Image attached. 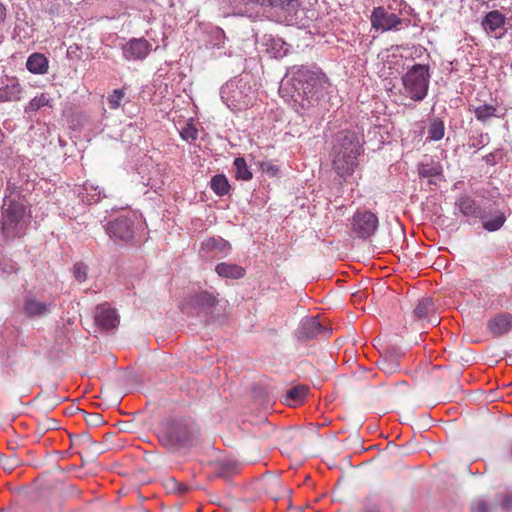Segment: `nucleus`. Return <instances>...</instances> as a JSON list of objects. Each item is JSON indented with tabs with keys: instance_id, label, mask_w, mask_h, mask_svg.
Returning a JSON list of instances; mask_svg holds the SVG:
<instances>
[{
	"instance_id": "obj_1",
	"label": "nucleus",
	"mask_w": 512,
	"mask_h": 512,
	"mask_svg": "<svg viewBox=\"0 0 512 512\" xmlns=\"http://www.w3.org/2000/svg\"><path fill=\"white\" fill-rule=\"evenodd\" d=\"M331 83L314 64L287 67L279 86L280 96L299 114L317 106L330 93Z\"/></svg>"
},
{
	"instance_id": "obj_2",
	"label": "nucleus",
	"mask_w": 512,
	"mask_h": 512,
	"mask_svg": "<svg viewBox=\"0 0 512 512\" xmlns=\"http://www.w3.org/2000/svg\"><path fill=\"white\" fill-rule=\"evenodd\" d=\"M201 430L191 417L170 416L157 427L159 443L172 454L185 453L200 442Z\"/></svg>"
},
{
	"instance_id": "obj_3",
	"label": "nucleus",
	"mask_w": 512,
	"mask_h": 512,
	"mask_svg": "<svg viewBox=\"0 0 512 512\" xmlns=\"http://www.w3.org/2000/svg\"><path fill=\"white\" fill-rule=\"evenodd\" d=\"M362 138L363 135L349 129L340 130L333 136L330 156L333 170L339 177L346 178L354 173L362 152Z\"/></svg>"
},
{
	"instance_id": "obj_4",
	"label": "nucleus",
	"mask_w": 512,
	"mask_h": 512,
	"mask_svg": "<svg viewBox=\"0 0 512 512\" xmlns=\"http://www.w3.org/2000/svg\"><path fill=\"white\" fill-rule=\"evenodd\" d=\"M147 224L141 214L128 211L120 214L104 225L109 238L118 246L136 247L142 243V234Z\"/></svg>"
},
{
	"instance_id": "obj_5",
	"label": "nucleus",
	"mask_w": 512,
	"mask_h": 512,
	"mask_svg": "<svg viewBox=\"0 0 512 512\" xmlns=\"http://www.w3.org/2000/svg\"><path fill=\"white\" fill-rule=\"evenodd\" d=\"M256 92L253 76L243 73L227 81L220 89V96L228 108L241 111L253 104Z\"/></svg>"
},
{
	"instance_id": "obj_6",
	"label": "nucleus",
	"mask_w": 512,
	"mask_h": 512,
	"mask_svg": "<svg viewBox=\"0 0 512 512\" xmlns=\"http://www.w3.org/2000/svg\"><path fill=\"white\" fill-rule=\"evenodd\" d=\"M431 79V69L428 64L415 63L407 67L401 81L404 95L415 102L423 101L427 95Z\"/></svg>"
},
{
	"instance_id": "obj_7",
	"label": "nucleus",
	"mask_w": 512,
	"mask_h": 512,
	"mask_svg": "<svg viewBox=\"0 0 512 512\" xmlns=\"http://www.w3.org/2000/svg\"><path fill=\"white\" fill-rule=\"evenodd\" d=\"M218 294L207 290H192L184 299L183 310L197 316H211L214 308L218 305Z\"/></svg>"
},
{
	"instance_id": "obj_8",
	"label": "nucleus",
	"mask_w": 512,
	"mask_h": 512,
	"mask_svg": "<svg viewBox=\"0 0 512 512\" xmlns=\"http://www.w3.org/2000/svg\"><path fill=\"white\" fill-rule=\"evenodd\" d=\"M25 206L23 203L10 200L7 208L3 211V220L1 229L7 239H15L21 236L22 220L25 215Z\"/></svg>"
},
{
	"instance_id": "obj_9",
	"label": "nucleus",
	"mask_w": 512,
	"mask_h": 512,
	"mask_svg": "<svg viewBox=\"0 0 512 512\" xmlns=\"http://www.w3.org/2000/svg\"><path fill=\"white\" fill-rule=\"evenodd\" d=\"M247 4H256L265 11H273L284 17L285 21L297 20V13L300 7L299 0H242Z\"/></svg>"
},
{
	"instance_id": "obj_10",
	"label": "nucleus",
	"mask_w": 512,
	"mask_h": 512,
	"mask_svg": "<svg viewBox=\"0 0 512 512\" xmlns=\"http://www.w3.org/2000/svg\"><path fill=\"white\" fill-rule=\"evenodd\" d=\"M378 217L369 210H357L351 222V228L356 237L368 239L373 236L378 228Z\"/></svg>"
},
{
	"instance_id": "obj_11",
	"label": "nucleus",
	"mask_w": 512,
	"mask_h": 512,
	"mask_svg": "<svg viewBox=\"0 0 512 512\" xmlns=\"http://www.w3.org/2000/svg\"><path fill=\"white\" fill-rule=\"evenodd\" d=\"M331 332L332 329L323 325L317 317L306 316L300 321L294 335L299 342H307L319 336H328Z\"/></svg>"
},
{
	"instance_id": "obj_12",
	"label": "nucleus",
	"mask_w": 512,
	"mask_h": 512,
	"mask_svg": "<svg viewBox=\"0 0 512 512\" xmlns=\"http://www.w3.org/2000/svg\"><path fill=\"white\" fill-rule=\"evenodd\" d=\"M371 26L376 31L386 32L398 29L403 22L410 24L409 19H402L395 13H389L383 6L374 7L370 16Z\"/></svg>"
},
{
	"instance_id": "obj_13",
	"label": "nucleus",
	"mask_w": 512,
	"mask_h": 512,
	"mask_svg": "<svg viewBox=\"0 0 512 512\" xmlns=\"http://www.w3.org/2000/svg\"><path fill=\"white\" fill-rule=\"evenodd\" d=\"M151 43L145 38H131L122 44L123 57L128 61L144 60L151 51Z\"/></svg>"
},
{
	"instance_id": "obj_14",
	"label": "nucleus",
	"mask_w": 512,
	"mask_h": 512,
	"mask_svg": "<svg viewBox=\"0 0 512 512\" xmlns=\"http://www.w3.org/2000/svg\"><path fill=\"white\" fill-rule=\"evenodd\" d=\"M479 220L485 231L496 232L504 226L507 217L504 211L494 207L493 205H488L483 207Z\"/></svg>"
},
{
	"instance_id": "obj_15",
	"label": "nucleus",
	"mask_w": 512,
	"mask_h": 512,
	"mask_svg": "<svg viewBox=\"0 0 512 512\" xmlns=\"http://www.w3.org/2000/svg\"><path fill=\"white\" fill-rule=\"evenodd\" d=\"M261 45L264 47V51L271 58L277 60L287 56L292 49V46L285 42L282 38L273 36L271 34L263 35L261 39Z\"/></svg>"
},
{
	"instance_id": "obj_16",
	"label": "nucleus",
	"mask_w": 512,
	"mask_h": 512,
	"mask_svg": "<svg viewBox=\"0 0 512 512\" xmlns=\"http://www.w3.org/2000/svg\"><path fill=\"white\" fill-rule=\"evenodd\" d=\"M51 305L37 301L33 292L29 291L23 299L22 312L28 318H40L50 313Z\"/></svg>"
},
{
	"instance_id": "obj_17",
	"label": "nucleus",
	"mask_w": 512,
	"mask_h": 512,
	"mask_svg": "<svg viewBox=\"0 0 512 512\" xmlns=\"http://www.w3.org/2000/svg\"><path fill=\"white\" fill-rule=\"evenodd\" d=\"M23 88L16 77L5 76L0 80V103L16 102L21 99Z\"/></svg>"
},
{
	"instance_id": "obj_18",
	"label": "nucleus",
	"mask_w": 512,
	"mask_h": 512,
	"mask_svg": "<svg viewBox=\"0 0 512 512\" xmlns=\"http://www.w3.org/2000/svg\"><path fill=\"white\" fill-rule=\"evenodd\" d=\"M488 330L495 336L501 337L512 330V314L501 312L487 322Z\"/></svg>"
},
{
	"instance_id": "obj_19",
	"label": "nucleus",
	"mask_w": 512,
	"mask_h": 512,
	"mask_svg": "<svg viewBox=\"0 0 512 512\" xmlns=\"http://www.w3.org/2000/svg\"><path fill=\"white\" fill-rule=\"evenodd\" d=\"M95 324L102 330H111L117 327L119 316L115 309L98 306L94 316Z\"/></svg>"
},
{
	"instance_id": "obj_20",
	"label": "nucleus",
	"mask_w": 512,
	"mask_h": 512,
	"mask_svg": "<svg viewBox=\"0 0 512 512\" xmlns=\"http://www.w3.org/2000/svg\"><path fill=\"white\" fill-rule=\"evenodd\" d=\"M226 35L219 26L209 25L203 31V43L206 49L224 48Z\"/></svg>"
},
{
	"instance_id": "obj_21",
	"label": "nucleus",
	"mask_w": 512,
	"mask_h": 512,
	"mask_svg": "<svg viewBox=\"0 0 512 512\" xmlns=\"http://www.w3.org/2000/svg\"><path fill=\"white\" fill-rule=\"evenodd\" d=\"M455 208L465 217H480L483 208L477 205L476 201L468 194L461 195L455 202Z\"/></svg>"
},
{
	"instance_id": "obj_22",
	"label": "nucleus",
	"mask_w": 512,
	"mask_h": 512,
	"mask_svg": "<svg viewBox=\"0 0 512 512\" xmlns=\"http://www.w3.org/2000/svg\"><path fill=\"white\" fill-rule=\"evenodd\" d=\"M506 23V16L499 10H491L487 12L481 21L483 29L487 33H493L502 28Z\"/></svg>"
},
{
	"instance_id": "obj_23",
	"label": "nucleus",
	"mask_w": 512,
	"mask_h": 512,
	"mask_svg": "<svg viewBox=\"0 0 512 512\" xmlns=\"http://www.w3.org/2000/svg\"><path fill=\"white\" fill-rule=\"evenodd\" d=\"M218 276L233 280L241 279L245 276L246 270L242 266L234 263L221 262L215 267Z\"/></svg>"
},
{
	"instance_id": "obj_24",
	"label": "nucleus",
	"mask_w": 512,
	"mask_h": 512,
	"mask_svg": "<svg viewBox=\"0 0 512 512\" xmlns=\"http://www.w3.org/2000/svg\"><path fill=\"white\" fill-rule=\"evenodd\" d=\"M308 387L305 385H295L288 389L282 396L283 403L289 406H298L305 401Z\"/></svg>"
},
{
	"instance_id": "obj_25",
	"label": "nucleus",
	"mask_w": 512,
	"mask_h": 512,
	"mask_svg": "<svg viewBox=\"0 0 512 512\" xmlns=\"http://www.w3.org/2000/svg\"><path fill=\"white\" fill-rule=\"evenodd\" d=\"M48 58L42 53H32L26 61V68L33 74H45L48 70Z\"/></svg>"
},
{
	"instance_id": "obj_26",
	"label": "nucleus",
	"mask_w": 512,
	"mask_h": 512,
	"mask_svg": "<svg viewBox=\"0 0 512 512\" xmlns=\"http://www.w3.org/2000/svg\"><path fill=\"white\" fill-rule=\"evenodd\" d=\"M202 249L207 252L218 251L227 255L230 253L231 244L221 236H213L202 242Z\"/></svg>"
},
{
	"instance_id": "obj_27",
	"label": "nucleus",
	"mask_w": 512,
	"mask_h": 512,
	"mask_svg": "<svg viewBox=\"0 0 512 512\" xmlns=\"http://www.w3.org/2000/svg\"><path fill=\"white\" fill-rule=\"evenodd\" d=\"M240 464L237 460L225 458L216 463V473L219 477L228 480L232 475L237 474Z\"/></svg>"
},
{
	"instance_id": "obj_28",
	"label": "nucleus",
	"mask_w": 512,
	"mask_h": 512,
	"mask_svg": "<svg viewBox=\"0 0 512 512\" xmlns=\"http://www.w3.org/2000/svg\"><path fill=\"white\" fill-rule=\"evenodd\" d=\"M418 175L420 178H428L430 184H436L432 178L443 175V168L439 162L431 161L430 163L418 164Z\"/></svg>"
},
{
	"instance_id": "obj_29",
	"label": "nucleus",
	"mask_w": 512,
	"mask_h": 512,
	"mask_svg": "<svg viewBox=\"0 0 512 512\" xmlns=\"http://www.w3.org/2000/svg\"><path fill=\"white\" fill-rule=\"evenodd\" d=\"M210 188L219 197L227 195L231 190V185L225 174L214 175L210 180Z\"/></svg>"
},
{
	"instance_id": "obj_30",
	"label": "nucleus",
	"mask_w": 512,
	"mask_h": 512,
	"mask_svg": "<svg viewBox=\"0 0 512 512\" xmlns=\"http://www.w3.org/2000/svg\"><path fill=\"white\" fill-rule=\"evenodd\" d=\"M235 168V178L239 181H250L253 178V173L250 170L246 159L244 157H236L233 162Z\"/></svg>"
},
{
	"instance_id": "obj_31",
	"label": "nucleus",
	"mask_w": 512,
	"mask_h": 512,
	"mask_svg": "<svg viewBox=\"0 0 512 512\" xmlns=\"http://www.w3.org/2000/svg\"><path fill=\"white\" fill-rule=\"evenodd\" d=\"M367 140H362V145L364 143L370 145V149L373 151L379 150L384 145L383 135L381 134L380 127H373L368 130L366 134Z\"/></svg>"
},
{
	"instance_id": "obj_32",
	"label": "nucleus",
	"mask_w": 512,
	"mask_h": 512,
	"mask_svg": "<svg viewBox=\"0 0 512 512\" xmlns=\"http://www.w3.org/2000/svg\"><path fill=\"white\" fill-rule=\"evenodd\" d=\"M431 311H434L433 299L431 297H423L415 306L413 315L417 319H423L426 318Z\"/></svg>"
},
{
	"instance_id": "obj_33",
	"label": "nucleus",
	"mask_w": 512,
	"mask_h": 512,
	"mask_svg": "<svg viewBox=\"0 0 512 512\" xmlns=\"http://www.w3.org/2000/svg\"><path fill=\"white\" fill-rule=\"evenodd\" d=\"M444 133V121L438 117L433 118L428 126V139L431 141H439L444 137Z\"/></svg>"
},
{
	"instance_id": "obj_34",
	"label": "nucleus",
	"mask_w": 512,
	"mask_h": 512,
	"mask_svg": "<svg viewBox=\"0 0 512 512\" xmlns=\"http://www.w3.org/2000/svg\"><path fill=\"white\" fill-rule=\"evenodd\" d=\"M75 441L77 442V445L83 446L86 449H92L94 447L95 449L92 450L94 455H98L103 452V450L100 449L101 444L98 441L93 440L88 433H82L75 436Z\"/></svg>"
},
{
	"instance_id": "obj_35",
	"label": "nucleus",
	"mask_w": 512,
	"mask_h": 512,
	"mask_svg": "<svg viewBox=\"0 0 512 512\" xmlns=\"http://www.w3.org/2000/svg\"><path fill=\"white\" fill-rule=\"evenodd\" d=\"M51 101L52 100L49 97H47V95L45 93H42L41 95L36 96L33 99H31L29 101L28 105L25 107L24 111H25V113H30V112H37L38 110H40L42 107H45V106L52 107Z\"/></svg>"
},
{
	"instance_id": "obj_36",
	"label": "nucleus",
	"mask_w": 512,
	"mask_h": 512,
	"mask_svg": "<svg viewBox=\"0 0 512 512\" xmlns=\"http://www.w3.org/2000/svg\"><path fill=\"white\" fill-rule=\"evenodd\" d=\"M496 107L491 104H483L474 109L477 120L481 122L487 121L489 118L496 116Z\"/></svg>"
},
{
	"instance_id": "obj_37",
	"label": "nucleus",
	"mask_w": 512,
	"mask_h": 512,
	"mask_svg": "<svg viewBox=\"0 0 512 512\" xmlns=\"http://www.w3.org/2000/svg\"><path fill=\"white\" fill-rule=\"evenodd\" d=\"M180 137L184 141L196 140L198 137V129L194 124V119L187 120L185 126L180 130Z\"/></svg>"
},
{
	"instance_id": "obj_38",
	"label": "nucleus",
	"mask_w": 512,
	"mask_h": 512,
	"mask_svg": "<svg viewBox=\"0 0 512 512\" xmlns=\"http://www.w3.org/2000/svg\"><path fill=\"white\" fill-rule=\"evenodd\" d=\"M404 355L403 350L401 347L396 345H389L386 346L381 352V358L380 359H389V360H396V362H399V359Z\"/></svg>"
},
{
	"instance_id": "obj_39",
	"label": "nucleus",
	"mask_w": 512,
	"mask_h": 512,
	"mask_svg": "<svg viewBox=\"0 0 512 512\" xmlns=\"http://www.w3.org/2000/svg\"><path fill=\"white\" fill-rule=\"evenodd\" d=\"M378 367L384 373L391 375L399 370L400 363L396 362V360L380 359L378 361Z\"/></svg>"
},
{
	"instance_id": "obj_40",
	"label": "nucleus",
	"mask_w": 512,
	"mask_h": 512,
	"mask_svg": "<svg viewBox=\"0 0 512 512\" xmlns=\"http://www.w3.org/2000/svg\"><path fill=\"white\" fill-rule=\"evenodd\" d=\"M73 276L74 278L78 281V282H84L86 281L87 279V271H88V267L85 263L83 262H76L74 265H73Z\"/></svg>"
},
{
	"instance_id": "obj_41",
	"label": "nucleus",
	"mask_w": 512,
	"mask_h": 512,
	"mask_svg": "<svg viewBox=\"0 0 512 512\" xmlns=\"http://www.w3.org/2000/svg\"><path fill=\"white\" fill-rule=\"evenodd\" d=\"M0 463L5 470L13 471L16 467L21 464V461L16 454L10 456H1Z\"/></svg>"
},
{
	"instance_id": "obj_42",
	"label": "nucleus",
	"mask_w": 512,
	"mask_h": 512,
	"mask_svg": "<svg viewBox=\"0 0 512 512\" xmlns=\"http://www.w3.org/2000/svg\"><path fill=\"white\" fill-rule=\"evenodd\" d=\"M124 95L125 93L122 89H114L112 94L107 98L110 109H117L120 107V101Z\"/></svg>"
},
{
	"instance_id": "obj_43",
	"label": "nucleus",
	"mask_w": 512,
	"mask_h": 512,
	"mask_svg": "<svg viewBox=\"0 0 512 512\" xmlns=\"http://www.w3.org/2000/svg\"><path fill=\"white\" fill-rule=\"evenodd\" d=\"M503 159V149L497 148L493 152L485 155L483 157V161H485L486 164L495 166Z\"/></svg>"
},
{
	"instance_id": "obj_44",
	"label": "nucleus",
	"mask_w": 512,
	"mask_h": 512,
	"mask_svg": "<svg viewBox=\"0 0 512 512\" xmlns=\"http://www.w3.org/2000/svg\"><path fill=\"white\" fill-rule=\"evenodd\" d=\"M496 498L500 501V505L505 512L512 511V493L505 492L497 494Z\"/></svg>"
},
{
	"instance_id": "obj_45",
	"label": "nucleus",
	"mask_w": 512,
	"mask_h": 512,
	"mask_svg": "<svg viewBox=\"0 0 512 512\" xmlns=\"http://www.w3.org/2000/svg\"><path fill=\"white\" fill-rule=\"evenodd\" d=\"M361 512H383L382 507L378 501L373 498H366L364 500Z\"/></svg>"
},
{
	"instance_id": "obj_46",
	"label": "nucleus",
	"mask_w": 512,
	"mask_h": 512,
	"mask_svg": "<svg viewBox=\"0 0 512 512\" xmlns=\"http://www.w3.org/2000/svg\"><path fill=\"white\" fill-rule=\"evenodd\" d=\"M253 396L262 402H268L269 399V390L267 387L262 385H255L252 389Z\"/></svg>"
},
{
	"instance_id": "obj_47",
	"label": "nucleus",
	"mask_w": 512,
	"mask_h": 512,
	"mask_svg": "<svg viewBox=\"0 0 512 512\" xmlns=\"http://www.w3.org/2000/svg\"><path fill=\"white\" fill-rule=\"evenodd\" d=\"M259 166L261 171L270 177H275L279 173V167L271 162L263 161L260 162Z\"/></svg>"
},
{
	"instance_id": "obj_48",
	"label": "nucleus",
	"mask_w": 512,
	"mask_h": 512,
	"mask_svg": "<svg viewBox=\"0 0 512 512\" xmlns=\"http://www.w3.org/2000/svg\"><path fill=\"white\" fill-rule=\"evenodd\" d=\"M80 51H81L80 45H78V44L70 45L67 48V52H66L67 58L71 59V60H80L81 59Z\"/></svg>"
},
{
	"instance_id": "obj_49",
	"label": "nucleus",
	"mask_w": 512,
	"mask_h": 512,
	"mask_svg": "<svg viewBox=\"0 0 512 512\" xmlns=\"http://www.w3.org/2000/svg\"><path fill=\"white\" fill-rule=\"evenodd\" d=\"M472 512H489L488 504L485 500H477L472 503Z\"/></svg>"
},
{
	"instance_id": "obj_50",
	"label": "nucleus",
	"mask_w": 512,
	"mask_h": 512,
	"mask_svg": "<svg viewBox=\"0 0 512 512\" xmlns=\"http://www.w3.org/2000/svg\"><path fill=\"white\" fill-rule=\"evenodd\" d=\"M176 485H177V480L173 477L168 478L164 482V488H165L166 492L170 493V494H175L176 487H177Z\"/></svg>"
},
{
	"instance_id": "obj_51",
	"label": "nucleus",
	"mask_w": 512,
	"mask_h": 512,
	"mask_svg": "<svg viewBox=\"0 0 512 512\" xmlns=\"http://www.w3.org/2000/svg\"><path fill=\"white\" fill-rule=\"evenodd\" d=\"M176 492L175 494L179 495V496H183L185 494H187L189 491H190V487L184 483H181L179 481H177V485H176Z\"/></svg>"
},
{
	"instance_id": "obj_52",
	"label": "nucleus",
	"mask_w": 512,
	"mask_h": 512,
	"mask_svg": "<svg viewBox=\"0 0 512 512\" xmlns=\"http://www.w3.org/2000/svg\"><path fill=\"white\" fill-rule=\"evenodd\" d=\"M6 17V8L5 6L0 2V22L3 21Z\"/></svg>"
},
{
	"instance_id": "obj_53",
	"label": "nucleus",
	"mask_w": 512,
	"mask_h": 512,
	"mask_svg": "<svg viewBox=\"0 0 512 512\" xmlns=\"http://www.w3.org/2000/svg\"><path fill=\"white\" fill-rule=\"evenodd\" d=\"M483 146H484V144H483V135L480 136V139L478 140V142L473 143V144L470 145V147H478V148H481Z\"/></svg>"
},
{
	"instance_id": "obj_54",
	"label": "nucleus",
	"mask_w": 512,
	"mask_h": 512,
	"mask_svg": "<svg viewBox=\"0 0 512 512\" xmlns=\"http://www.w3.org/2000/svg\"><path fill=\"white\" fill-rule=\"evenodd\" d=\"M150 188L153 189L155 192H158V190L161 189V185L158 186V184H151Z\"/></svg>"
},
{
	"instance_id": "obj_55",
	"label": "nucleus",
	"mask_w": 512,
	"mask_h": 512,
	"mask_svg": "<svg viewBox=\"0 0 512 512\" xmlns=\"http://www.w3.org/2000/svg\"><path fill=\"white\" fill-rule=\"evenodd\" d=\"M92 416L94 417L93 421H95V422H99L101 420V416L99 414H94Z\"/></svg>"
},
{
	"instance_id": "obj_56",
	"label": "nucleus",
	"mask_w": 512,
	"mask_h": 512,
	"mask_svg": "<svg viewBox=\"0 0 512 512\" xmlns=\"http://www.w3.org/2000/svg\"><path fill=\"white\" fill-rule=\"evenodd\" d=\"M405 8H408V13L412 14L414 12V9L411 8L407 3H405Z\"/></svg>"
},
{
	"instance_id": "obj_57",
	"label": "nucleus",
	"mask_w": 512,
	"mask_h": 512,
	"mask_svg": "<svg viewBox=\"0 0 512 512\" xmlns=\"http://www.w3.org/2000/svg\"><path fill=\"white\" fill-rule=\"evenodd\" d=\"M506 360H507L508 365L512 366V355H509Z\"/></svg>"
},
{
	"instance_id": "obj_58",
	"label": "nucleus",
	"mask_w": 512,
	"mask_h": 512,
	"mask_svg": "<svg viewBox=\"0 0 512 512\" xmlns=\"http://www.w3.org/2000/svg\"><path fill=\"white\" fill-rule=\"evenodd\" d=\"M7 269H9V266H6V268H3V271L9 272Z\"/></svg>"
},
{
	"instance_id": "obj_59",
	"label": "nucleus",
	"mask_w": 512,
	"mask_h": 512,
	"mask_svg": "<svg viewBox=\"0 0 512 512\" xmlns=\"http://www.w3.org/2000/svg\"><path fill=\"white\" fill-rule=\"evenodd\" d=\"M7 269H9V266H6V268H3V271L9 272Z\"/></svg>"
}]
</instances>
